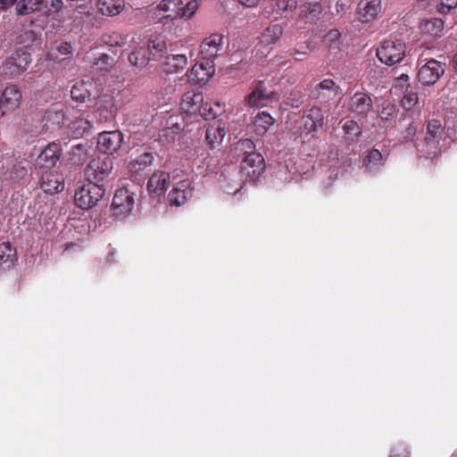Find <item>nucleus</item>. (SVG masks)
Instances as JSON below:
<instances>
[{"label":"nucleus","instance_id":"f257e3e1","mask_svg":"<svg viewBox=\"0 0 457 457\" xmlns=\"http://www.w3.org/2000/svg\"><path fill=\"white\" fill-rule=\"evenodd\" d=\"M391 92L402 96L401 105L409 116L420 113L424 100L419 96L417 87L411 86L409 82L407 74L402 73L396 79Z\"/></svg>","mask_w":457,"mask_h":457},{"label":"nucleus","instance_id":"f03ea898","mask_svg":"<svg viewBox=\"0 0 457 457\" xmlns=\"http://www.w3.org/2000/svg\"><path fill=\"white\" fill-rule=\"evenodd\" d=\"M103 186L92 181L82 185L74 195V201L77 206L83 210H89L95 207L104 195Z\"/></svg>","mask_w":457,"mask_h":457},{"label":"nucleus","instance_id":"7ed1b4c3","mask_svg":"<svg viewBox=\"0 0 457 457\" xmlns=\"http://www.w3.org/2000/svg\"><path fill=\"white\" fill-rule=\"evenodd\" d=\"M113 156L104 155L92 160L85 169L87 179L98 184L107 178L113 169Z\"/></svg>","mask_w":457,"mask_h":457},{"label":"nucleus","instance_id":"20e7f679","mask_svg":"<svg viewBox=\"0 0 457 457\" xmlns=\"http://www.w3.org/2000/svg\"><path fill=\"white\" fill-rule=\"evenodd\" d=\"M264 170V159L258 153H249L245 155L240 164V172L245 181H256Z\"/></svg>","mask_w":457,"mask_h":457},{"label":"nucleus","instance_id":"39448f33","mask_svg":"<svg viewBox=\"0 0 457 457\" xmlns=\"http://www.w3.org/2000/svg\"><path fill=\"white\" fill-rule=\"evenodd\" d=\"M341 94L335 81L326 79L311 89V96L321 104H327Z\"/></svg>","mask_w":457,"mask_h":457},{"label":"nucleus","instance_id":"423d86ee","mask_svg":"<svg viewBox=\"0 0 457 457\" xmlns=\"http://www.w3.org/2000/svg\"><path fill=\"white\" fill-rule=\"evenodd\" d=\"M21 92L15 85L6 87L0 96V113L2 116L13 112L20 107Z\"/></svg>","mask_w":457,"mask_h":457},{"label":"nucleus","instance_id":"0eeeda50","mask_svg":"<svg viewBox=\"0 0 457 457\" xmlns=\"http://www.w3.org/2000/svg\"><path fill=\"white\" fill-rule=\"evenodd\" d=\"M443 64L436 59H429L419 71L418 78L423 85H433L444 74Z\"/></svg>","mask_w":457,"mask_h":457},{"label":"nucleus","instance_id":"6e6552de","mask_svg":"<svg viewBox=\"0 0 457 457\" xmlns=\"http://www.w3.org/2000/svg\"><path fill=\"white\" fill-rule=\"evenodd\" d=\"M373 108V101L368 94L356 92L349 101V111L360 119H365Z\"/></svg>","mask_w":457,"mask_h":457},{"label":"nucleus","instance_id":"1a4fd4ad","mask_svg":"<svg viewBox=\"0 0 457 457\" xmlns=\"http://www.w3.org/2000/svg\"><path fill=\"white\" fill-rule=\"evenodd\" d=\"M274 90H268L263 80H259L256 87L246 96V105L249 107H263L276 96Z\"/></svg>","mask_w":457,"mask_h":457},{"label":"nucleus","instance_id":"9d476101","mask_svg":"<svg viewBox=\"0 0 457 457\" xmlns=\"http://www.w3.org/2000/svg\"><path fill=\"white\" fill-rule=\"evenodd\" d=\"M212 59H199L191 68L188 79L192 82L205 83L214 74Z\"/></svg>","mask_w":457,"mask_h":457},{"label":"nucleus","instance_id":"9b49d317","mask_svg":"<svg viewBox=\"0 0 457 457\" xmlns=\"http://www.w3.org/2000/svg\"><path fill=\"white\" fill-rule=\"evenodd\" d=\"M61 146L59 144L51 143L42 150L36 159V167L41 170H50L61 157Z\"/></svg>","mask_w":457,"mask_h":457},{"label":"nucleus","instance_id":"f8f14e48","mask_svg":"<svg viewBox=\"0 0 457 457\" xmlns=\"http://www.w3.org/2000/svg\"><path fill=\"white\" fill-rule=\"evenodd\" d=\"M134 207V193L127 186L116 189V219L125 218Z\"/></svg>","mask_w":457,"mask_h":457},{"label":"nucleus","instance_id":"ddd939ff","mask_svg":"<svg viewBox=\"0 0 457 457\" xmlns=\"http://www.w3.org/2000/svg\"><path fill=\"white\" fill-rule=\"evenodd\" d=\"M444 135V128L439 120L432 119L428 120L427 125L426 143L428 147V154H435L436 153L440 139Z\"/></svg>","mask_w":457,"mask_h":457},{"label":"nucleus","instance_id":"4468645a","mask_svg":"<svg viewBox=\"0 0 457 457\" xmlns=\"http://www.w3.org/2000/svg\"><path fill=\"white\" fill-rule=\"evenodd\" d=\"M222 46L223 36L214 33L203 40L198 54L201 57H218L221 54Z\"/></svg>","mask_w":457,"mask_h":457},{"label":"nucleus","instance_id":"2eb2a0df","mask_svg":"<svg viewBox=\"0 0 457 457\" xmlns=\"http://www.w3.org/2000/svg\"><path fill=\"white\" fill-rule=\"evenodd\" d=\"M191 182L188 179H183L178 182L169 193V201L171 205L179 206L184 204L192 197Z\"/></svg>","mask_w":457,"mask_h":457},{"label":"nucleus","instance_id":"dca6fc26","mask_svg":"<svg viewBox=\"0 0 457 457\" xmlns=\"http://www.w3.org/2000/svg\"><path fill=\"white\" fill-rule=\"evenodd\" d=\"M29 63L28 59H4L0 66V75L4 79H13L25 72Z\"/></svg>","mask_w":457,"mask_h":457},{"label":"nucleus","instance_id":"f3484780","mask_svg":"<svg viewBox=\"0 0 457 457\" xmlns=\"http://www.w3.org/2000/svg\"><path fill=\"white\" fill-rule=\"evenodd\" d=\"M405 45L397 38H388L377 49V57H401L405 54Z\"/></svg>","mask_w":457,"mask_h":457},{"label":"nucleus","instance_id":"a211bd4d","mask_svg":"<svg viewBox=\"0 0 457 457\" xmlns=\"http://www.w3.org/2000/svg\"><path fill=\"white\" fill-rule=\"evenodd\" d=\"M40 187L47 194H54L63 190L64 183L62 175L46 170L41 174Z\"/></svg>","mask_w":457,"mask_h":457},{"label":"nucleus","instance_id":"6ab92c4d","mask_svg":"<svg viewBox=\"0 0 457 457\" xmlns=\"http://www.w3.org/2000/svg\"><path fill=\"white\" fill-rule=\"evenodd\" d=\"M170 185V174L162 171H155L148 179L147 189L152 194H163Z\"/></svg>","mask_w":457,"mask_h":457},{"label":"nucleus","instance_id":"aec40b11","mask_svg":"<svg viewBox=\"0 0 457 457\" xmlns=\"http://www.w3.org/2000/svg\"><path fill=\"white\" fill-rule=\"evenodd\" d=\"M225 135V124L221 120H217L207 128L205 140L211 148H215L221 145Z\"/></svg>","mask_w":457,"mask_h":457},{"label":"nucleus","instance_id":"412c9836","mask_svg":"<svg viewBox=\"0 0 457 457\" xmlns=\"http://www.w3.org/2000/svg\"><path fill=\"white\" fill-rule=\"evenodd\" d=\"M165 47V42L161 37L152 36L144 46H140L139 50L133 52V54L141 55L142 57H147V55H162Z\"/></svg>","mask_w":457,"mask_h":457},{"label":"nucleus","instance_id":"4be33fe9","mask_svg":"<svg viewBox=\"0 0 457 457\" xmlns=\"http://www.w3.org/2000/svg\"><path fill=\"white\" fill-rule=\"evenodd\" d=\"M154 156L153 153H144L129 162L128 169L131 176L141 178L145 170L153 164Z\"/></svg>","mask_w":457,"mask_h":457},{"label":"nucleus","instance_id":"5701e85b","mask_svg":"<svg viewBox=\"0 0 457 457\" xmlns=\"http://www.w3.org/2000/svg\"><path fill=\"white\" fill-rule=\"evenodd\" d=\"M380 0H361L358 5V18L361 22L374 19L380 11Z\"/></svg>","mask_w":457,"mask_h":457},{"label":"nucleus","instance_id":"b1692460","mask_svg":"<svg viewBox=\"0 0 457 457\" xmlns=\"http://www.w3.org/2000/svg\"><path fill=\"white\" fill-rule=\"evenodd\" d=\"M203 101L204 96L202 93L187 92L182 96L181 109L189 114L197 113Z\"/></svg>","mask_w":457,"mask_h":457},{"label":"nucleus","instance_id":"393cba45","mask_svg":"<svg viewBox=\"0 0 457 457\" xmlns=\"http://www.w3.org/2000/svg\"><path fill=\"white\" fill-rule=\"evenodd\" d=\"M93 84L89 81H79L73 85L71 90L72 100L78 103H85L91 96L90 88Z\"/></svg>","mask_w":457,"mask_h":457},{"label":"nucleus","instance_id":"a878e982","mask_svg":"<svg viewBox=\"0 0 457 457\" xmlns=\"http://www.w3.org/2000/svg\"><path fill=\"white\" fill-rule=\"evenodd\" d=\"M181 0H162L158 5L159 10L166 12V19L174 20L181 18Z\"/></svg>","mask_w":457,"mask_h":457},{"label":"nucleus","instance_id":"bb28decb","mask_svg":"<svg viewBox=\"0 0 457 457\" xmlns=\"http://www.w3.org/2000/svg\"><path fill=\"white\" fill-rule=\"evenodd\" d=\"M347 140L355 141L361 135V129L353 119H342L339 122Z\"/></svg>","mask_w":457,"mask_h":457},{"label":"nucleus","instance_id":"cd10ccee","mask_svg":"<svg viewBox=\"0 0 457 457\" xmlns=\"http://www.w3.org/2000/svg\"><path fill=\"white\" fill-rule=\"evenodd\" d=\"M113 132L104 131L98 135L96 148L100 154L104 155L112 156L113 147Z\"/></svg>","mask_w":457,"mask_h":457},{"label":"nucleus","instance_id":"c85d7f7f","mask_svg":"<svg viewBox=\"0 0 457 457\" xmlns=\"http://www.w3.org/2000/svg\"><path fill=\"white\" fill-rule=\"evenodd\" d=\"M275 120L267 112H259L254 118L253 125L256 134L264 135L273 125Z\"/></svg>","mask_w":457,"mask_h":457},{"label":"nucleus","instance_id":"c756f323","mask_svg":"<svg viewBox=\"0 0 457 457\" xmlns=\"http://www.w3.org/2000/svg\"><path fill=\"white\" fill-rule=\"evenodd\" d=\"M363 162L367 170L373 172L384 165L385 160L383 154L378 149H372L364 158Z\"/></svg>","mask_w":457,"mask_h":457},{"label":"nucleus","instance_id":"7c9ffc66","mask_svg":"<svg viewBox=\"0 0 457 457\" xmlns=\"http://www.w3.org/2000/svg\"><path fill=\"white\" fill-rule=\"evenodd\" d=\"M283 28L280 24L270 25L262 35V42L270 44L276 42L282 35Z\"/></svg>","mask_w":457,"mask_h":457},{"label":"nucleus","instance_id":"2f4dec72","mask_svg":"<svg viewBox=\"0 0 457 457\" xmlns=\"http://www.w3.org/2000/svg\"><path fill=\"white\" fill-rule=\"evenodd\" d=\"M444 29V21L441 19H431L422 23V30L432 37H439Z\"/></svg>","mask_w":457,"mask_h":457},{"label":"nucleus","instance_id":"473e14b6","mask_svg":"<svg viewBox=\"0 0 457 457\" xmlns=\"http://www.w3.org/2000/svg\"><path fill=\"white\" fill-rule=\"evenodd\" d=\"M398 109L396 105L390 103H384L380 108L378 109V115L383 121H393L397 116Z\"/></svg>","mask_w":457,"mask_h":457},{"label":"nucleus","instance_id":"72a5a7b5","mask_svg":"<svg viewBox=\"0 0 457 457\" xmlns=\"http://www.w3.org/2000/svg\"><path fill=\"white\" fill-rule=\"evenodd\" d=\"M16 260V251L12 248L10 243L0 244V263L11 264Z\"/></svg>","mask_w":457,"mask_h":457},{"label":"nucleus","instance_id":"f704fd0d","mask_svg":"<svg viewBox=\"0 0 457 457\" xmlns=\"http://www.w3.org/2000/svg\"><path fill=\"white\" fill-rule=\"evenodd\" d=\"M306 18L314 21L321 13V5L319 3H308L303 6Z\"/></svg>","mask_w":457,"mask_h":457},{"label":"nucleus","instance_id":"c9c22d12","mask_svg":"<svg viewBox=\"0 0 457 457\" xmlns=\"http://www.w3.org/2000/svg\"><path fill=\"white\" fill-rule=\"evenodd\" d=\"M325 112H324L321 107L313 106L308 111L306 115L314 121V124L318 125L319 128H321L324 122Z\"/></svg>","mask_w":457,"mask_h":457},{"label":"nucleus","instance_id":"e433bc0d","mask_svg":"<svg viewBox=\"0 0 457 457\" xmlns=\"http://www.w3.org/2000/svg\"><path fill=\"white\" fill-rule=\"evenodd\" d=\"M187 59H167L163 64V71L166 73L177 72L179 69H183Z\"/></svg>","mask_w":457,"mask_h":457},{"label":"nucleus","instance_id":"4c0bfd02","mask_svg":"<svg viewBox=\"0 0 457 457\" xmlns=\"http://www.w3.org/2000/svg\"><path fill=\"white\" fill-rule=\"evenodd\" d=\"M299 128L302 130V133L309 134L312 131H316L318 129V125L314 124V121L309 118L306 114H304L298 121Z\"/></svg>","mask_w":457,"mask_h":457},{"label":"nucleus","instance_id":"58836bf2","mask_svg":"<svg viewBox=\"0 0 457 457\" xmlns=\"http://www.w3.org/2000/svg\"><path fill=\"white\" fill-rule=\"evenodd\" d=\"M198 8V3L196 0L188 1L186 4H181V18H191Z\"/></svg>","mask_w":457,"mask_h":457},{"label":"nucleus","instance_id":"ea45409f","mask_svg":"<svg viewBox=\"0 0 457 457\" xmlns=\"http://www.w3.org/2000/svg\"><path fill=\"white\" fill-rule=\"evenodd\" d=\"M254 149L255 145L253 141L250 138L239 140L236 146L237 151L244 152L245 155L248 154L249 153H256Z\"/></svg>","mask_w":457,"mask_h":457},{"label":"nucleus","instance_id":"a19ab883","mask_svg":"<svg viewBox=\"0 0 457 457\" xmlns=\"http://www.w3.org/2000/svg\"><path fill=\"white\" fill-rule=\"evenodd\" d=\"M457 8V0H440L437 5V12L440 14L446 15L451 12L452 10Z\"/></svg>","mask_w":457,"mask_h":457},{"label":"nucleus","instance_id":"79ce46f5","mask_svg":"<svg viewBox=\"0 0 457 457\" xmlns=\"http://www.w3.org/2000/svg\"><path fill=\"white\" fill-rule=\"evenodd\" d=\"M97 5L101 13L112 16L114 11V0H98Z\"/></svg>","mask_w":457,"mask_h":457},{"label":"nucleus","instance_id":"37998d69","mask_svg":"<svg viewBox=\"0 0 457 457\" xmlns=\"http://www.w3.org/2000/svg\"><path fill=\"white\" fill-rule=\"evenodd\" d=\"M54 49L62 55L72 54L74 52V48L71 44L66 41L55 42Z\"/></svg>","mask_w":457,"mask_h":457},{"label":"nucleus","instance_id":"c03bdc74","mask_svg":"<svg viewBox=\"0 0 457 457\" xmlns=\"http://www.w3.org/2000/svg\"><path fill=\"white\" fill-rule=\"evenodd\" d=\"M40 4L49 12H59L63 6L62 0H40Z\"/></svg>","mask_w":457,"mask_h":457},{"label":"nucleus","instance_id":"a18cd8bd","mask_svg":"<svg viewBox=\"0 0 457 457\" xmlns=\"http://www.w3.org/2000/svg\"><path fill=\"white\" fill-rule=\"evenodd\" d=\"M199 109L200 110L197 111V113H199L205 120L214 119V114L212 112V104L211 103H204L203 102V104H201V106Z\"/></svg>","mask_w":457,"mask_h":457},{"label":"nucleus","instance_id":"49530a36","mask_svg":"<svg viewBox=\"0 0 457 457\" xmlns=\"http://www.w3.org/2000/svg\"><path fill=\"white\" fill-rule=\"evenodd\" d=\"M277 7L283 12H292L296 8V2L295 0H278Z\"/></svg>","mask_w":457,"mask_h":457},{"label":"nucleus","instance_id":"de8ad7c7","mask_svg":"<svg viewBox=\"0 0 457 457\" xmlns=\"http://www.w3.org/2000/svg\"><path fill=\"white\" fill-rule=\"evenodd\" d=\"M47 119L54 120L58 126H62L64 124L65 114L63 111L48 112Z\"/></svg>","mask_w":457,"mask_h":457},{"label":"nucleus","instance_id":"09e8293b","mask_svg":"<svg viewBox=\"0 0 457 457\" xmlns=\"http://www.w3.org/2000/svg\"><path fill=\"white\" fill-rule=\"evenodd\" d=\"M417 132V127L415 126L414 122H410L409 126L406 128L405 131L403 132V137L406 141H413L416 136Z\"/></svg>","mask_w":457,"mask_h":457},{"label":"nucleus","instance_id":"8fccbe9b","mask_svg":"<svg viewBox=\"0 0 457 457\" xmlns=\"http://www.w3.org/2000/svg\"><path fill=\"white\" fill-rule=\"evenodd\" d=\"M341 37V33L338 29H331L329 30L326 37H325V40L328 43H330L331 45L332 44H335L337 45V41L340 39Z\"/></svg>","mask_w":457,"mask_h":457},{"label":"nucleus","instance_id":"3c124183","mask_svg":"<svg viewBox=\"0 0 457 457\" xmlns=\"http://www.w3.org/2000/svg\"><path fill=\"white\" fill-rule=\"evenodd\" d=\"M212 104V112L214 118L225 112V103L222 101H216Z\"/></svg>","mask_w":457,"mask_h":457},{"label":"nucleus","instance_id":"603ef678","mask_svg":"<svg viewBox=\"0 0 457 457\" xmlns=\"http://www.w3.org/2000/svg\"><path fill=\"white\" fill-rule=\"evenodd\" d=\"M242 5L246 7H254L258 4L259 0H237Z\"/></svg>","mask_w":457,"mask_h":457},{"label":"nucleus","instance_id":"864d4df0","mask_svg":"<svg viewBox=\"0 0 457 457\" xmlns=\"http://www.w3.org/2000/svg\"><path fill=\"white\" fill-rule=\"evenodd\" d=\"M402 59H396L395 61L394 59H379V61L382 62V63H385L388 66H392L397 62H399Z\"/></svg>","mask_w":457,"mask_h":457},{"label":"nucleus","instance_id":"5fc2aeb1","mask_svg":"<svg viewBox=\"0 0 457 457\" xmlns=\"http://www.w3.org/2000/svg\"><path fill=\"white\" fill-rule=\"evenodd\" d=\"M390 457H408V453L405 452L398 453L397 451H394Z\"/></svg>","mask_w":457,"mask_h":457},{"label":"nucleus","instance_id":"6e6d98bb","mask_svg":"<svg viewBox=\"0 0 457 457\" xmlns=\"http://www.w3.org/2000/svg\"><path fill=\"white\" fill-rule=\"evenodd\" d=\"M12 4V0H0V8L4 9L5 5Z\"/></svg>","mask_w":457,"mask_h":457},{"label":"nucleus","instance_id":"4d7b16f0","mask_svg":"<svg viewBox=\"0 0 457 457\" xmlns=\"http://www.w3.org/2000/svg\"><path fill=\"white\" fill-rule=\"evenodd\" d=\"M123 1L116 0V14L120 12V10L122 8Z\"/></svg>","mask_w":457,"mask_h":457},{"label":"nucleus","instance_id":"13d9d810","mask_svg":"<svg viewBox=\"0 0 457 457\" xmlns=\"http://www.w3.org/2000/svg\"><path fill=\"white\" fill-rule=\"evenodd\" d=\"M453 68L454 69V71L457 72V59H453Z\"/></svg>","mask_w":457,"mask_h":457},{"label":"nucleus","instance_id":"bf43d9fd","mask_svg":"<svg viewBox=\"0 0 457 457\" xmlns=\"http://www.w3.org/2000/svg\"><path fill=\"white\" fill-rule=\"evenodd\" d=\"M116 133H119L120 142L121 143L123 141V135L120 131H118V130H116Z\"/></svg>","mask_w":457,"mask_h":457},{"label":"nucleus","instance_id":"052dcab7","mask_svg":"<svg viewBox=\"0 0 457 457\" xmlns=\"http://www.w3.org/2000/svg\"><path fill=\"white\" fill-rule=\"evenodd\" d=\"M171 57L180 58V57H186V55L185 54H172Z\"/></svg>","mask_w":457,"mask_h":457},{"label":"nucleus","instance_id":"680f3d73","mask_svg":"<svg viewBox=\"0 0 457 457\" xmlns=\"http://www.w3.org/2000/svg\"><path fill=\"white\" fill-rule=\"evenodd\" d=\"M110 208L112 209L114 208V198L112 199L111 204H110Z\"/></svg>","mask_w":457,"mask_h":457},{"label":"nucleus","instance_id":"e2e57ef3","mask_svg":"<svg viewBox=\"0 0 457 457\" xmlns=\"http://www.w3.org/2000/svg\"><path fill=\"white\" fill-rule=\"evenodd\" d=\"M100 57L105 58V57H109V56L106 54H102Z\"/></svg>","mask_w":457,"mask_h":457},{"label":"nucleus","instance_id":"0e129e2a","mask_svg":"<svg viewBox=\"0 0 457 457\" xmlns=\"http://www.w3.org/2000/svg\"><path fill=\"white\" fill-rule=\"evenodd\" d=\"M129 61L131 62V64H133V65H137V62L133 63V62H131V58H129Z\"/></svg>","mask_w":457,"mask_h":457},{"label":"nucleus","instance_id":"69168bd1","mask_svg":"<svg viewBox=\"0 0 457 457\" xmlns=\"http://www.w3.org/2000/svg\"><path fill=\"white\" fill-rule=\"evenodd\" d=\"M424 54H425V53H424V52H422V53L419 54V57H421V56H422V55H424Z\"/></svg>","mask_w":457,"mask_h":457},{"label":"nucleus","instance_id":"338daca9","mask_svg":"<svg viewBox=\"0 0 457 457\" xmlns=\"http://www.w3.org/2000/svg\"><path fill=\"white\" fill-rule=\"evenodd\" d=\"M145 58H142V62H141V64H144L145 63Z\"/></svg>","mask_w":457,"mask_h":457},{"label":"nucleus","instance_id":"774afa93","mask_svg":"<svg viewBox=\"0 0 457 457\" xmlns=\"http://www.w3.org/2000/svg\"><path fill=\"white\" fill-rule=\"evenodd\" d=\"M145 58H142V62H141V64H144L145 63Z\"/></svg>","mask_w":457,"mask_h":457}]
</instances>
